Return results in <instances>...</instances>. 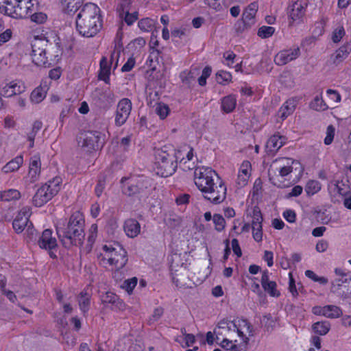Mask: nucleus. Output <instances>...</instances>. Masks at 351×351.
<instances>
[{
	"label": "nucleus",
	"mask_w": 351,
	"mask_h": 351,
	"mask_svg": "<svg viewBox=\"0 0 351 351\" xmlns=\"http://www.w3.org/2000/svg\"><path fill=\"white\" fill-rule=\"evenodd\" d=\"M194 181L205 199L218 204L226 197V186L218 174L210 167H199L194 171Z\"/></svg>",
	"instance_id": "obj_1"
},
{
	"label": "nucleus",
	"mask_w": 351,
	"mask_h": 351,
	"mask_svg": "<svg viewBox=\"0 0 351 351\" xmlns=\"http://www.w3.org/2000/svg\"><path fill=\"white\" fill-rule=\"evenodd\" d=\"M84 227L83 215L79 211L73 213L68 220H58L56 225L57 235L66 247L83 244L85 238Z\"/></svg>",
	"instance_id": "obj_2"
},
{
	"label": "nucleus",
	"mask_w": 351,
	"mask_h": 351,
	"mask_svg": "<svg viewBox=\"0 0 351 351\" xmlns=\"http://www.w3.org/2000/svg\"><path fill=\"white\" fill-rule=\"evenodd\" d=\"M101 28L100 8L93 3L84 4L76 16V31L83 37L92 38L96 36Z\"/></svg>",
	"instance_id": "obj_3"
},
{
	"label": "nucleus",
	"mask_w": 351,
	"mask_h": 351,
	"mask_svg": "<svg viewBox=\"0 0 351 351\" xmlns=\"http://www.w3.org/2000/svg\"><path fill=\"white\" fill-rule=\"evenodd\" d=\"M32 59L38 66L50 67L59 59L60 50L56 45L45 37H35L32 42Z\"/></svg>",
	"instance_id": "obj_4"
},
{
	"label": "nucleus",
	"mask_w": 351,
	"mask_h": 351,
	"mask_svg": "<svg viewBox=\"0 0 351 351\" xmlns=\"http://www.w3.org/2000/svg\"><path fill=\"white\" fill-rule=\"evenodd\" d=\"M180 152L171 145H165L155 152V166L158 175L169 177L173 175L178 167Z\"/></svg>",
	"instance_id": "obj_5"
},
{
	"label": "nucleus",
	"mask_w": 351,
	"mask_h": 351,
	"mask_svg": "<svg viewBox=\"0 0 351 351\" xmlns=\"http://www.w3.org/2000/svg\"><path fill=\"white\" fill-rule=\"evenodd\" d=\"M99 264L112 270L122 269L128 262L127 252L119 245H104L97 256Z\"/></svg>",
	"instance_id": "obj_6"
},
{
	"label": "nucleus",
	"mask_w": 351,
	"mask_h": 351,
	"mask_svg": "<svg viewBox=\"0 0 351 351\" xmlns=\"http://www.w3.org/2000/svg\"><path fill=\"white\" fill-rule=\"evenodd\" d=\"M121 189L123 193L131 196L146 194L151 186L150 180L143 176L123 177L121 180Z\"/></svg>",
	"instance_id": "obj_7"
},
{
	"label": "nucleus",
	"mask_w": 351,
	"mask_h": 351,
	"mask_svg": "<svg viewBox=\"0 0 351 351\" xmlns=\"http://www.w3.org/2000/svg\"><path fill=\"white\" fill-rule=\"evenodd\" d=\"M61 183V178L55 177L43 184L33 197L32 202L34 205L40 207L51 199L60 190Z\"/></svg>",
	"instance_id": "obj_8"
},
{
	"label": "nucleus",
	"mask_w": 351,
	"mask_h": 351,
	"mask_svg": "<svg viewBox=\"0 0 351 351\" xmlns=\"http://www.w3.org/2000/svg\"><path fill=\"white\" fill-rule=\"evenodd\" d=\"M296 165H300V163L291 158H282L276 159L269 170V180L278 187L284 186L280 181L277 182L278 177L288 176L293 171L294 166Z\"/></svg>",
	"instance_id": "obj_9"
},
{
	"label": "nucleus",
	"mask_w": 351,
	"mask_h": 351,
	"mask_svg": "<svg viewBox=\"0 0 351 351\" xmlns=\"http://www.w3.org/2000/svg\"><path fill=\"white\" fill-rule=\"evenodd\" d=\"M32 212L29 206L23 207L14 219L12 226L17 234L21 233L26 228L27 237L30 240H32L36 238V230L33 228L32 223L29 221Z\"/></svg>",
	"instance_id": "obj_10"
},
{
	"label": "nucleus",
	"mask_w": 351,
	"mask_h": 351,
	"mask_svg": "<svg viewBox=\"0 0 351 351\" xmlns=\"http://www.w3.org/2000/svg\"><path fill=\"white\" fill-rule=\"evenodd\" d=\"M36 9V0H14L12 6L6 7L5 14L13 18H25Z\"/></svg>",
	"instance_id": "obj_11"
},
{
	"label": "nucleus",
	"mask_w": 351,
	"mask_h": 351,
	"mask_svg": "<svg viewBox=\"0 0 351 351\" xmlns=\"http://www.w3.org/2000/svg\"><path fill=\"white\" fill-rule=\"evenodd\" d=\"M101 136L98 131L81 132L77 138L78 146L85 152H90L100 147L99 141Z\"/></svg>",
	"instance_id": "obj_12"
},
{
	"label": "nucleus",
	"mask_w": 351,
	"mask_h": 351,
	"mask_svg": "<svg viewBox=\"0 0 351 351\" xmlns=\"http://www.w3.org/2000/svg\"><path fill=\"white\" fill-rule=\"evenodd\" d=\"M40 157L38 154H35L30 158L28 173L24 178L25 184L29 186L37 182L40 178Z\"/></svg>",
	"instance_id": "obj_13"
},
{
	"label": "nucleus",
	"mask_w": 351,
	"mask_h": 351,
	"mask_svg": "<svg viewBox=\"0 0 351 351\" xmlns=\"http://www.w3.org/2000/svg\"><path fill=\"white\" fill-rule=\"evenodd\" d=\"M132 110V102L128 98L121 99L117 107L115 114V125L117 126L123 125L128 120Z\"/></svg>",
	"instance_id": "obj_14"
},
{
	"label": "nucleus",
	"mask_w": 351,
	"mask_h": 351,
	"mask_svg": "<svg viewBox=\"0 0 351 351\" xmlns=\"http://www.w3.org/2000/svg\"><path fill=\"white\" fill-rule=\"evenodd\" d=\"M300 56V49L298 47L282 49L274 57V62L279 66H283L296 60Z\"/></svg>",
	"instance_id": "obj_15"
},
{
	"label": "nucleus",
	"mask_w": 351,
	"mask_h": 351,
	"mask_svg": "<svg viewBox=\"0 0 351 351\" xmlns=\"http://www.w3.org/2000/svg\"><path fill=\"white\" fill-rule=\"evenodd\" d=\"M25 86L20 80H13L5 83L0 88V94L4 97H11L25 92Z\"/></svg>",
	"instance_id": "obj_16"
},
{
	"label": "nucleus",
	"mask_w": 351,
	"mask_h": 351,
	"mask_svg": "<svg viewBox=\"0 0 351 351\" xmlns=\"http://www.w3.org/2000/svg\"><path fill=\"white\" fill-rule=\"evenodd\" d=\"M263 217L258 208H254L252 212V230L254 239L260 242L263 239Z\"/></svg>",
	"instance_id": "obj_17"
},
{
	"label": "nucleus",
	"mask_w": 351,
	"mask_h": 351,
	"mask_svg": "<svg viewBox=\"0 0 351 351\" xmlns=\"http://www.w3.org/2000/svg\"><path fill=\"white\" fill-rule=\"evenodd\" d=\"M214 333L217 339H220V337L232 338L235 334V324L233 321L223 319L218 323L217 327L214 330Z\"/></svg>",
	"instance_id": "obj_18"
},
{
	"label": "nucleus",
	"mask_w": 351,
	"mask_h": 351,
	"mask_svg": "<svg viewBox=\"0 0 351 351\" xmlns=\"http://www.w3.org/2000/svg\"><path fill=\"white\" fill-rule=\"evenodd\" d=\"M252 165L248 160H244L239 169L236 184L239 188L246 186L251 176Z\"/></svg>",
	"instance_id": "obj_19"
},
{
	"label": "nucleus",
	"mask_w": 351,
	"mask_h": 351,
	"mask_svg": "<svg viewBox=\"0 0 351 351\" xmlns=\"http://www.w3.org/2000/svg\"><path fill=\"white\" fill-rule=\"evenodd\" d=\"M37 243L41 249L49 251L57 247L56 239L52 236V230L50 229H46L42 232Z\"/></svg>",
	"instance_id": "obj_20"
},
{
	"label": "nucleus",
	"mask_w": 351,
	"mask_h": 351,
	"mask_svg": "<svg viewBox=\"0 0 351 351\" xmlns=\"http://www.w3.org/2000/svg\"><path fill=\"white\" fill-rule=\"evenodd\" d=\"M258 5L257 2L251 3L243 11L242 14V22L243 24V27L242 30L245 28H249L253 25L255 24L256 20L255 16L256 12L258 11Z\"/></svg>",
	"instance_id": "obj_21"
},
{
	"label": "nucleus",
	"mask_w": 351,
	"mask_h": 351,
	"mask_svg": "<svg viewBox=\"0 0 351 351\" xmlns=\"http://www.w3.org/2000/svg\"><path fill=\"white\" fill-rule=\"evenodd\" d=\"M306 3L302 1H297L292 4L289 10V16L293 21H300L304 16Z\"/></svg>",
	"instance_id": "obj_22"
},
{
	"label": "nucleus",
	"mask_w": 351,
	"mask_h": 351,
	"mask_svg": "<svg viewBox=\"0 0 351 351\" xmlns=\"http://www.w3.org/2000/svg\"><path fill=\"white\" fill-rule=\"evenodd\" d=\"M99 71L98 73V78L100 80L104 81L106 84H110V62L108 61V58L106 56H103L99 62Z\"/></svg>",
	"instance_id": "obj_23"
},
{
	"label": "nucleus",
	"mask_w": 351,
	"mask_h": 351,
	"mask_svg": "<svg viewBox=\"0 0 351 351\" xmlns=\"http://www.w3.org/2000/svg\"><path fill=\"white\" fill-rule=\"evenodd\" d=\"M233 323L235 324V333L237 332L242 339L247 340L246 335L251 333L250 323L245 319H234Z\"/></svg>",
	"instance_id": "obj_24"
},
{
	"label": "nucleus",
	"mask_w": 351,
	"mask_h": 351,
	"mask_svg": "<svg viewBox=\"0 0 351 351\" xmlns=\"http://www.w3.org/2000/svg\"><path fill=\"white\" fill-rule=\"evenodd\" d=\"M123 228L126 235L130 238L137 237L141 232V225L134 219H127L124 223Z\"/></svg>",
	"instance_id": "obj_25"
},
{
	"label": "nucleus",
	"mask_w": 351,
	"mask_h": 351,
	"mask_svg": "<svg viewBox=\"0 0 351 351\" xmlns=\"http://www.w3.org/2000/svg\"><path fill=\"white\" fill-rule=\"evenodd\" d=\"M295 109V102L293 99H288L278 111V117L282 121L291 115Z\"/></svg>",
	"instance_id": "obj_26"
},
{
	"label": "nucleus",
	"mask_w": 351,
	"mask_h": 351,
	"mask_svg": "<svg viewBox=\"0 0 351 351\" xmlns=\"http://www.w3.org/2000/svg\"><path fill=\"white\" fill-rule=\"evenodd\" d=\"M61 3L64 12L69 14L78 12L83 6L82 0H61Z\"/></svg>",
	"instance_id": "obj_27"
},
{
	"label": "nucleus",
	"mask_w": 351,
	"mask_h": 351,
	"mask_svg": "<svg viewBox=\"0 0 351 351\" xmlns=\"http://www.w3.org/2000/svg\"><path fill=\"white\" fill-rule=\"evenodd\" d=\"M285 142V136L278 134H274L267 141L266 147L270 152H276L282 147Z\"/></svg>",
	"instance_id": "obj_28"
},
{
	"label": "nucleus",
	"mask_w": 351,
	"mask_h": 351,
	"mask_svg": "<svg viewBox=\"0 0 351 351\" xmlns=\"http://www.w3.org/2000/svg\"><path fill=\"white\" fill-rule=\"evenodd\" d=\"M23 163V158L22 156H17L10 162H8L2 168V171L5 173H11L17 171Z\"/></svg>",
	"instance_id": "obj_29"
},
{
	"label": "nucleus",
	"mask_w": 351,
	"mask_h": 351,
	"mask_svg": "<svg viewBox=\"0 0 351 351\" xmlns=\"http://www.w3.org/2000/svg\"><path fill=\"white\" fill-rule=\"evenodd\" d=\"M101 300L103 304H111L117 308H120L123 305L122 300L116 294L110 291H107L101 295Z\"/></svg>",
	"instance_id": "obj_30"
},
{
	"label": "nucleus",
	"mask_w": 351,
	"mask_h": 351,
	"mask_svg": "<svg viewBox=\"0 0 351 351\" xmlns=\"http://www.w3.org/2000/svg\"><path fill=\"white\" fill-rule=\"evenodd\" d=\"M351 52V43H347L338 49L335 54L334 63L338 64L346 59Z\"/></svg>",
	"instance_id": "obj_31"
},
{
	"label": "nucleus",
	"mask_w": 351,
	"mask_h": 351,
	"mask_svg": "<svg viewBox=\"0 0 351 351\" xmlns=\"http://www.w3.org/2000/svg\"><path fill=\"white\" fill-rule=\"evenodd\" d=\"M237 105V99L234 95H228L224 97L221 99V108L226 112L229 113L234 110Z\"/></svg>",
	"instance_id": "obj_32"
},
{
	"label": "nucleus",
	"mask_w": 351,
	"mask_h": 351,
	"mask_svg": "<svg viewBox=\"0 0 351 351\" xmlns=\"http://www.w3.org/2000/svg\"><path fill=\"white\" fill-rule=\"evenodd\" d=\"M47 95V89L45 87L38 86L31 93L30 99L33 103H40Z\"/></svg>",
	"instance_id": "obj_33"
},
{
	"label": "nucleus",
	"mask_w": 351,
	"mask_h": 351,
	"mask_svg": "<svg viewBox=\"0 0 351 351\" xmlns=\"http://www.w3.org/2000/svg\"><path fill=\"white\" fill-rule=\"evenodd\" d=\"M330 328V324L327 321L317 322L313 324L312 329L314 332L319 335H326Z\"/></svg>",
	"instance_id": "obj_34"
},
{
	"label": "nucleus",
	"mask_w": 351,
	"mask_h": 351,
	"mask_svg": "<svg viewBox=\"0 0 351 351\" xmlns=\"http://www.w3.org/2000/svg\"><path fill=\"white\" fill-rule=\"evenodd\" d=\"M341 309L335 305H326L324 317L330 319L338 318L342 315Z\"/></svg>",
	"instance_id": "obj_35"
},
{
	"label": "nucleus",
	"mask_w": 351,
	"mask_h": 351,
	"mask_svg": "<svg viewBox=\"0 0 351 351\" xmlns=\"http://www.w3.org/2000/svg\"><path fill=\"white\" fill-rule=\"evenodd\" d=\"M90 295L86 291H82L78 297L79 306L83 313H86L89 309Z\"/></svg>",
	"instance_id": "obj_36"
},
{
	"label": "nucleus",
	"mask_w": 351,
	"mask_h": 351,
	"mask_svg": "<svg viewBox=\"0 0 351 351\" xmlns=\"http://www.w3.org/2000/svg\"><path fill=\"white\" fill-rule=\"evenodd\" d=\"M310 107L317 111H324L328 108V105L323 100L322 95L315 97L310 104Z\"/></svg>",
	"instance_id": "obj_37"
},
{
	"label": "nucleus",
	"mask_w": 351,
	"mask_h": 351,
	"mask_svg": "<svg viewBox=\"0 0 351 351\" xmlns=\"http://www.w3.org/2000/svg\"><path fill=\"white\" fill-rule=\"evenodd\" d=\"M132 3L133 0H120L117 8L119 15L130 12L132 10Z\"/></svg>",
	"instance_id": "obj_38"
},
{
	"label": "nucleus",
	"mask_w": 351,
	"mask_h": 351,
	"mask_svg": "<svg viewBox=\"0 0 351 351\" xmlns=\"http://www.w3.org/2000/svg\"><path fill=\"white\" fill-rule=\"evenodd\" d=\"M21 197V193L16 189H9L3 191V201L10 202L17 200Z\"/></svg>",
	"instance_id": "obj_39"
},
{
	"label": "nucleus",
	"mask_w": 351,
	"mask_h": 351,
	"mask_svg": "<svg viewBox=\"0 0 351 351\" xmlns=\"http://www.w3.org/2000/svg\"><path fill=\"white\" fill-rule=\"evenodd\" d=\"M321 189V184L317 180H310L307 182L305 191L308 195H313Z\"/></svg>",
	"instance_id": "obj_40"
},
{
	"label": "nucleus",
	"mask_w": 351,
	"mask_h": 351,
	"mask_svg": "<svg viewBox=\"0 0 351 351\" xmlns=\"http://www.w3.org/2000/svg\"><path fill=\"white\" fill-rule=\"evenodd\" d=\"M216 80L220 84H228L232 81V75L226 71H219L216 73Z\"/></svg>",
	"instance_id": "obj_41"
},
{
	"label": "nucleus",
	"mask_w": 351,
	"mask_h": 351,
	"mask_svg": "<svg viewBox=\"0 0 351 351\" xmlns=\"http://www.w3.org/2000/svg\"><path fill=\"white\" fill-rule=\"evenodd\" d=\"M137 278L133 277L132 278L127 279L124 280L123 284L121 285V287L125 290L128 294H131L132 293L133 289L137 285Z\"/></svg>",
	"instance_id": "obj_42"
},
{
	"label": "nucleus",
	"mask_w": 351,
	"mask_h": 351,
	"mask_svg": "<svg viewBox=\"0 0 351 351\" xmlns=\"http://www.w3.org/2000/svg\"><path fill=\"white\" fill-rule=\"evenodd\" d=\"M274 32V27L263 25L258 29L257 34L261 38H267L271 37Z\"/></svg>",
	"instance_id": "obj_43"
},
{
	"label": "nucleus",
	"mask_w": 351,
	"mask_h": 351,
	"mask_svg": "<svg viewBox=\"0 0 351 351\" xmlns=\"http://www.w3.org/2000/svg\"><path fill=\"white\" fill-rule=\"evenodd\" d=\"M335 134V128L332 125H329L326 131V137L324 138V144L326 145H330L334 139Z\"/></svg>",
	"instance_id": "obj_44"
},
{
	"label": "nucleus",
	"mask_w": 351,
	"mask_h": 351,
	"mask_svg": "<svg viewBox=\"0 0 351 351\" xmlns=\"http://www.w3.org/2000/svg\"><path fill=\"white\" fill-rule=\"evenodd\" d=\"M156 112L161 119H165L169 113V108L167 105L160 103L156 108Z\"/></svg>",
	"instance_id": "obj_45"
},
{
	"label": "nucleus",
	"mask_w": 351,
	"mask_h": 351,
	"mask_svg": "<svg viewBox=\"0 0 351 351\" xmlns=\"http://www.w3.org/2000/svg\"><path fill=\"white\" fill-rule=\"evenodd\" d=\"M119 17L121 19H123L128 25H131L138 19V12L136 11H134L132 13L129 12L128 13L123 14V15H119Z\"/></svg>",
	"instance_id": "obj_46"
},
{
	"label": "nucleus",
	"mask_w": 351,
	"mask_h": 351,
	"mask_svg": "<svg viewBox=\"0 0 351 351\" xmlns=\"http://www.w3.org/2000/svg\"><path fill=\"white\" fill-rule=\"evenodd\" d=\"M213 221L215 226V229L217 231H221L223 230L225 227V219L223 217L219 214H215L213 217Z\"/></svg>",
	"instance_id": "obj_47"
},
{
	"label": "nucleus",
	"mask_w": 351,
	"mask_h": 351,
	"mask_svg": "<svg viewBox=\"0 0 351 351\" xmlns=\"http://www.w3.org/2000/svg\"><path fill=\"white\" fill-rule=\"evenodd\" d=\"M276 283L274 281L266 284L265 287H263L264 290L267 291L272 297H278L280 295L279 291L276 289Z\"/></svg>",
	"instance_id": "obj_48"
},
{
	"label": "nucleus",
	"mask_w": 351,
	"mask_h": 351,
	"mask_svg": "<svg viewBox=\"0 0 351 351\" xmlns=\"http://www.w3.org/2000/svg\"><path fill=\"white\" fill-rule=\"evenodd\" d=\"M154 23L153 21L148 19H143L138 23V27L143 32H149L152 29Z\"/></svg>",
	"instance_id": "obj_49"
},
{
	"label": "nucleus",
	"mask_w": 351,
	"mask_h": 351,
	"mask_svg": "<svg viewBox=\"0 0 351 351\" xmlns=\"http://www.w3.org/2000/svg\"><path fill=\"white\" fill-rule=\"evenodd\" d=\"M121 50L117 47L111 52L110 58H108V61L110 62V66L114 64V69H115L118 66L119 59L121 55Z\"/></svg>",
	"instance_id": "obj_50"
},
{
	"label": "nucleus",
	"mask_w": 351,
	"mask_h": 351,
	"mask_svg": "<svg viewBox=\"0 0 351 351\" xmlns=\"http://www.w3.org/2000/svg\"><path fill=\"white\" fill-rule=\"evenodd\" d=\"M29 16L31 17V21L37 24L44 23L47 19V15L43 12H32Z\"/></svg>",
	"instance_id": "obj_51"
},
{
	"label": "nucleus",
	"mask_w": 351,
	"mask_h": 351,
	"mask_svg": "<svg viewBox=\"0 0 351 351\" xmlns=\"http://www.w3.org/2000/svg\"><path fill=\"white\" fill-rule=\"evenodd\" d=\"M345 34H346V32H345V29H344L343 27L339 26V27H337L332 32V41L335 43L340 42V40L343 37Z\"/></svg>",
	"instance_id": "obj_52"
},
{
	"label": "nucleus",
	"mask_w": 351,
	"mask_h": 351,
	"mask_svg": "<svg viewBox=\"0 0 351 351\" xmlns=\"http://www.w3.org/2000/svg\"><path fill=\"white\" fill-rule=\"evenodd\" d=\"M164 309L162 307L156 308L148 320L149 324H152L158 321L162 317Z\"/></svg>",
	"instance_id": "obj_53"
},
{
	"label": "nucleus",
	"mask_w": 351,
	"mask_h": 351,
	"mask_svg": "<svg viewBox=\"0 0 351 351\" xmlns=\"http://www.w3.org/2000/svg\"><path fill=\"white\" fill-rule=\"evenodd\" d=\"M180 78L181 79L182 83L186 85H190L194 80L193 75L188 71H184L181 72L180 74Z\"/></svg>",
	"instance_id": "obj_54"
},
{
	"label": "nucleus",
	"mask_w": 351,
	"mask_h": 351,
	"mask_svg": "<svg viewBox=\"0 0 351 351\" xmlns=\"http://www.w3.org/2000/svg\"><path fill=\"white\" fill-rule=\"evenodd\" d=\"M223 58L226 60L225 64L228 66L231 67L232 66L233 63L234 62V59H235L237 56L232 51H226L223 53Z\"/></svg>",
	"instance_id": "obj_55"
},
{
	"label": "nucleus",
	"mask_w": 351,
	"mask_h": 351,
	"mask_svg": "<svg viewBox=\"0 0 351 351\" xmlns=\"http://www.w3.org/2000/svg\"><path fill=\"white\" fill-rule=\"evenodd\" d=\"M326 94L330 100L334 101L335 103L340 102L341 95L338 91L332 89H328L326 90Z\"/></svg>",
	"instance_id": "obj_56"
},
{
	"label": "nucleus",
	"mask_w": 351,
	"mask_h": 351,
	"mask_svg": "<svg viewBox=\"0 0 351 351\" xmlns=\"http://www.w3.org/2000/svg\"><path fill=\"white\" fill-rule=\"evenodd\" d=\"M136 64V61L134 58L130 57L128 58L127 62L123 64L121 68L122 72H128L130 71L134 66Z\"/></svg>",
	"instance_id": "obj_57"
},
{
	"label": "nucleus",
	"mask_w": 351,
	"mask_h": 351,
	"mask_svg": "<svg viewBox=\"0 0 351 351\" xmlns=\"http://www.w3.org/2000/svg\"><path fill=\"white\" fill-rule=\"evenodd\" d=\"M180 167L184 171L191 170L195 168V164L193 162L187 161L185 158H182L180 161Z\"/></svg>",
	"instance_id": "obj_58"
},
{
	"label": "nucleus",
	"mask_w": 351,
	"mask_h": 351,
	"mask_svg": "<svg viewBox=\"0 0 351 351\" xmlns=\"http://www.w3.org/2000/svg\"><path fill=\"white\" fill-rule=\"evenodd\" d=\"M12 32L10 29H7L3 33L0 34V46L8 42L12 37Z\"/></svg>",
	"instance_id": "obj_59"
},
{
	"label": "nucleus",
	"mask_w": 351,
	"mask_h": 351,
	"mask_svg": "<svg viewBox=\"0 0 351 351\" xmlns=\"http://www.w3.org/2000/svg\"><path fill=\"white\" fill-rule=\"evenodd\" d=\"M328 247V243L326 240H319L315 246V249L318 252H324Z\"/></svg>",
	"instance_id": "obj_60"
},
{
	"label": "nucleus",
	"mask_w": 351,
	"mask_h": 351,
	"mask_svg": "<svg viewBox=\"0 0 351 351\" xmlns=\"http://www.w3.org/2000/svg\"><path fill=\"white\" fill-rule=\"evenodd\" d=\"M284 218L289 222L293 223L295 221V213L292 210H286L283 213Z\"/></svg>",
	"instance_id": "obj_61"
},
{
	"label": "nucleus",
	"mask_w": 351,
	"mask_h": 351,
	"mask_svg": "<svg viewBox=\"0 0 351 351\" xmlns=\"http://www.w3.org/2000/svg\"><path fill=\"white\" fill-rule=\"evenodd\" d=\"M97 226L93 224L90 228V235L88 237V241L92 243L95 241L97 237Z\"/></svg>",
	"instance_id": "obj_62"
},
{
	"label": "nucleus",
	"mask_w": 351,
	"mask_h": 351,
	"mask_svg": "<svg viewBox=\"0 0 351 351\" xmlns=\"http://www.w3.org/2000/svg\"><path fill=\"white\" fill-rule=\"evenodd\" d=\"M171 36L173 38H181L186 34V29L184 28H175L171 30Z\"/></svg>",
	"instance_id": "obj_63"
},
{
	"label": "nucleus",
	"mask_w": 351,
	"mask_h": 351,
	"mask_svg": "<svg viewBox=\"0 0 351 351\" xmlns=\"http://www.w3.org/2000/svg\"><path fill=\"white\" fill-rule=\"evenodd\" d=\"M232 248L234 253L238 256L240 257L242 255L241 250L240 248L239 241L237 239H234L232 240Z\"/></svg>",
	"instance_id": "obj_64"
}]
</instances>
